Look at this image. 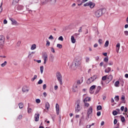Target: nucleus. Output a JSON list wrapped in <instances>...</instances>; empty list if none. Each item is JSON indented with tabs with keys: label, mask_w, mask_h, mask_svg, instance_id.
I'll return each instance as SVG.
<instances>
[{
	"label": "nucleus",
	"mask_w": 128,
	"mask_h": 128,
	"mask_svg": "<svg viewBox=\"0 0 128 128\" xmlns=\"http://www.w3.org/2000/svg\"><path fill=\"white\" fill-rule=\"evenodd\" d=\"M92 116V108L90 106L88 110V117L86 118V120H88V118Z\"/></svg>",
	"instance_id": "423d86ee"
},
{
	"label": "nucleus",
	"mask_w": 128,
	"mask_h": 128,
	"mask_svg": "<svg viewBox=\"0 0 128 128\" xmlns=\"http://www.w3.org/2000/svg\"><path fill=\"white\" fill-rule=\"evenodd\" d=\"M58 40H61V42H62L64 40V38L62 37V36H60L58 38Z\"/></svg>",
	"instance_id": "37998d69"
},
{
	"label": "nucleus",
	"mask_w": 128,
	"mask_h": 128,
	"mask_svg": "<svg viewBox=\"0 0 128 128\" xmlns=\"http://www.w3.org/2000/svg\"><path fill=\"white\" fill-rule=\"evenodd\" d=\"M119 85H120V82H118V81H116L114 83V86H116V88H118Z\"/></svg>",
	"instance_id": "c85d7f7f"
},
{
	"label": "nucleus",
	"mask_w": 128,
	"mask_h": 128,
	"mask_svg": "<svg viewBox=\"0 0 128 128\" xmlns=\"http://www.w3.org/2000/svg\"><path fill=\"white\" fill-rule=\"evenodd\" d=\"M46 84H44L43 85V90H46Z\"/></svg>",
	"instance_id": "338daca9"
},
{
	"label": "nucleus",
	"mask_w": 128,
	"mask_h": 128,
	"mask_svg": "<svg viewBox=\"0 0 128 128\" xmlns=\"http://www.w3.org/2000/svg\"><path fill=\"white\" fill-rule=\"evenodd\" d=\"M46 46H50V42L48 41V40H46Z\"/></svg>",
	"instance_id": "79ce46f5"
},
{
	"label": "nucleus",
	"mask_w": 128,
	"mask_h": 128,
	"mask_svg": "<svg viewBox=\"0 0 128 128\" xmlns=\"http://www.w3.org/2000/svg\"><path fill=\"white\" fill-rule=\"evenodd\" d=\"M18 120H22V115H20L18 118Z\"/></svg>",
	"instance_id": "13d9d810"
},
{
	"label": "nucleus",
	"mask_w": 128,
	"mask_h": 128,
	"mask_svg": "<svg viewBox=\"0 0 128 128\" xmlns=\"http://www.w3.org/2000/svg\"><path fill=\"white\" fill-rule=\"evenodd\" d=\"M118 111L116 110H114L112 112V114L113 116H116L118 114Z\"/></svg>",
	"instance_id": "4c0bfd02"
},
{
	"label": "nucleus",
	"mask_w": 128,
	"mask_h": 128,
	"mask_svg": "<svg viewBox=\"0 0 128 128\" xmlns=\"http://www.w3.org/2000/svg\"><path fill=\"white\" fill-rule=\"evenodd\" d=\"M50 50L54 54V52H56V51L54 50V48H52V47L51 48Z\"/></svg>",
	"instance_id": "3c124183"
},
{
	"label": "nucleus",
	"mask_w": 128,
	"mask_h": 128,
	"mask_svg": "<svg viewBox=\"0 0 128 128\" xmlns=\"http://www.w3.org/2000/svg\"><path fill=\"white\" fill-rule=\"evenodd\" d=\"M6 40V38L4 36H0V46H4V41Z\"/></svg>",
	"instance_id": "0eeeda50"
},
{
	"label": "nucleus",
	"mask_w": 128,
	"mask_h": 128,
	"mask_svg": "<svg viewBox=\"0 0 128 128\" xmlns=\"http://www.w3.org/2000/svg\"><path fill=\"white\" fill-rule=\"evenodd\" d=\"M71 42L72 44H76V39H74V36H71Z\"/></svg>",
	"instance_id": "b1692460"
},
{
	"label": "nucleus",
	"mask_w": 128,
	"mask_h": 128,
	"mask_svg": "<svg viewBox=\"0 0 128 128\" xmlns=\"http://www.w3.org/2000/svg\"><path fill=\"white\" fill-rule=\"evenodd\" d=\"M82 27H80L79 30H78V32H82Z\"/></svg>",
	"instance_id": "603ef678"
},
{
	"label": "nucleus",
	"mask_w": 128,
	"mask_h": 128,
	"mask_svg": "<svg viewBox=\"0 0 128 128\" xmlns=\"http://www.w3.org/2000/svg\"><path fill=\"white\" fill-rule=\"evenodd\" d=\"M104 62H108V57L104 58Z\"/></svg>",
	"instance_id": "e433bc0d"
},
{
	"label": "nucleus",
	"mask_w": 128,
	"mask_h": 128,
	"mask_svg": "<svg viewBox=\"0 0 128 128\" xmlns=\"http://www.w3.org/2000/svg\"><path fill=\"white\" fill-rule=\"evenodd\" d=\"M2 12V6H0V14Z\"/></svg>",
	"instance_id": "774afa93"
},
{
	"label": "nucleus",
	"mask_w": 128,
	"mask_h": 128,
	"mask_svg": "<svg viewBox=\"0 0 128 128\" xmlns=\"http://www.w3.org/2000/svg\"><path fill=\"white\" fill-rule=\"evenodd\" d=\"M18 2H20V0H13V1L12 2V4L14 6V4H18Z\"/></svg>",
	"instance_id": "a878e982"
},
{
	"label": "nucleus",
	"mask_w": 128,
	"mask_h": 128,
	"mask_svg": "<svg viewBox=\"0 0 128 128\" xmlns=\"http://www.w3.org/2000/svg\"><path fill=\"white\" fill-rule=\"evenodd\" d=\"M121 121L122 122H126V119L124 118V116L121 117Z\"/></svg>",
	"instance_id": "c03bdc74"
},
{
	"label": "nucleus",
	"mask_w": 128,
	"mask_h": 128,
	"mask_svg": "<svg viewBox=\"0 0 128 128\" xmlns=\"http://www.w3.org/2000/svg\"><path fill=\"white\" fill-rule=\"evenodd\" d=\"M108 64L109 66H112V64H114V62H112V61H110L108 63Z\"/></svg>",
	"instance_id": "8fccbe9b"
},
{
	"label": "nucleus",
	"mask_w": 128,
	"mask_h": 128,
	"mask_svg": "<svg viewBox=\"0 0 128 128\" xmlns=\"http://www.w3.org/2000/svg\"><path fill=\"white\" fill-rule=\"evenodd\" d=\"M109 42L108 40H106L104 44L105 48H108V46Z\"/></svg>",
	"instance_id": "473e14b6"
},
{
	"label": "nucleus",
	"mask_w": 128,
	"mask_h": 128,
	"mask_svg": "<svg viewBox=\"0 0 128 128\" xmlns=\"http://www.w3.org/2000/svg\"><path fill=\"white\" fill-rule=\"evenodd\" d=\"M50 108V103H48V102H46V108L48 110V109Z\"/></svg>",
	"instance_id": "5701e85b"
},
{
	"label": "nucleus",
	"mask_w": 128,
	"mask_h": 128,
	"mask_svg": "<svg viewBox=\"0 0 128 128\" xmlns=\"http://www.w3.org/2000/svg\"><path fill=\"white\" fill-rule=\"evenodd\" d=\"M42 82H43L42 80L40 79L39 80V81L38 82V84H42Z\"/></svg>",
	"instance_id": "49530a36"
},
{
	"label": "nucleus",
	"mask_w": 128,
	"mask_h": 128,
	"mask_svg": "<svg viewBox=\"0 0 128 128\" xmlns=\"http://www.w3.org/2000/svg\"><path fill=\"white\" fill-rule=\"evenodd\" d=\"M86 62H90V58L86 57L85 58Z\"/></svg>",
	"instance_id": "a18cd8bd"
},
{
	"label": "nucleus",
	"mask_w": 128,
	"mask_h": 128,
	"mask_svg": "<svg viewBox=\"0 0 128 128\" xmlns=\"http://www.w3.org/2000/svg\"><path fill=\"white\" fill-rule=\"evenodd\" d=\"M9 20L12 22V26H16V24H18V22H16V20L12 18H10Z\"/></svg>",
	"instance_id": "1a4fd4ad"
},
{
	"label": "nucleus",
	"mask_w": 128,
	"mask_h": 128,
	"mask_svg": "<svg viewBox=\"0 0 128 128\" xmlns=\"http://www.w3.org/2000/svg\"><path fill=\"white\" fill-rule=\"evenodd\" d=\"M78 84L76 83H74L72 86V92H76L78 90Z\"/></svg>",
	"instance_id": "9d476101"
},
{
	"label": "nucleus",
	"mask_w": 128,
	"mask_h": 128,
	"mask_svg": "<svg viewBox=\"0 0 128 128\" xmlns=\"http://www.w3.org/2000/svg\"><path fill=\"white\" fill-rule=\"evenodd\" d=\"M39 120H40V114H36L34 115L35 122H38Z\"/></svg>",
	"instance_id": "4468645a"
},
{
	"label": "nucleus",
	"mask_w": 128,
	"mask_h": 128,
	"mask_svg": "<svg viewBox=\"0 0 128 128\" xmlns=\"http://www.w3.org/2000/svg\"><path fill=\"white\" fill-rule=\"evenodd\" d=\"M36 78H38V76L34 75V78H32L31 79V80H32V82H34V80H36Z\"/></svg>",
	"instance_id": "cd10ccee"
},
{
	"label": "nucleus",
	"mask_w": 128,
	"mask_h": 128,
	"mask_svg": "<svg viewBox=\"0 0 128 128\" xmlns=\"http://www.w3.org/2000/svg\"><path fill=\"white\" fill-rule=\"evenodd\" d=\"M43 58H44V64H46V60H48V54H44L43 55Z\"/></svg>",
	"instance_id": "f8f14e48"
},
{
	"label": "nucleus",
	"mask_w": 128,
	"mask_h": 128,
	"mask_svg": "<svg viewBox=\"0 0 128 128\" xmlns=\"http://www.w3.org/2000/svg\"><path fill=\"white\" fill-rule=\"evenodd\" d=\"M102 106H100V105L98 106L96 108L97 110H102Z\"/></svg>",
	"instance_id": "72a5a7b5"
},
{
	"label": "nucleus",
	"mask_w": 128,
	"mask_h": 128,
	"mask_svg": "<svg viewBox=\"0 0 128 128\" xmlns=\"http://www.w3.org/2000/svg\"><path fill=\"white\" fill-rule=\"evenodd\" d=\"M22 44V42L20 41H18L17 44H16V46H18V48H20V44Z\"/></svg>",
	"instance_id": "f704fd0d"
},
{
	"label": "nucleus",
	"mask_w": 128,
	"mask_h": 128,
	"mask_svg": "<svg viewBox=\"0 0 128 128\" xmlns=\"http://www.w3.org/2000/svg\"><path fill=\"white\" fill-rule=\"evenodd\" d=\"M100 114H101L100 112H97V116H100Z\"/></svg>",
	"instance_id": "69168bd1"
},
{
	"label": "nucleus",
	"mask_w": 128,
	"mask_h": 128,
	"mask_svg": "<svg viewBox=\"0 0 128 128\" xmlns=\"http://www.w3.org/2000/svg\"><path fill=\"white\" fill-rule=\"evenodd\" d=\"M22 91L23 92H28V87L27 86H24L22 88Z\"/></svg>",
	"instance_id": "dca6fc26"
},
{
	"label": "nucleus",
	"mask_w": 128,
	"mask_h": 128,
	"mask_svg": "<svg viewBox=\"0 0 128 128\" xmlns=\"http://www.w3.org/2000/svg\"><path fill=\"white\" fill-rule=\"evenodd\" d=\"M114 100L116 102H118L120 100V96H116L114 98Z\"/></svg>",
	"instance_id": "2f4dec72"
},
{
	"label": "nucleus",
	"mask_w": 128,
	"mask_h": 128,
	"mask_svg": "<svg viewBox=\"0 0 128 128\" xmlns=\"http://www.w3.org/2000/svg\"><path fill=\"white\" fill-rule=\"evenodd\" d=\"M8 24V20H4V24Z\"/></svg>",
	"instance_id": "0e129e2a"
},
{
	"label": "nucleus",
	"mask_w": 128,
	"mask_h": 128,
	"mask_svg": "<svg viewBox=\"0 0 128 128\" xmlns=\"http://www.w3.org/2000/svg\"><path fill=\"white\" fill-rule=\"evenodd\" d=\"M56 46L58 48H62V45L61 44H58Z\"/></svg>",
	"instance_id": "ea45409f"
},
{
	"label": "nucleus",
	"mask_w": 128,
	"mask_h": 128,
	"mask_svg": "<svg viewBox=\"0 0 128 128\" xmlns=\"http://www.w3.org/2000/svg\"><path fill=\"white\" fill-rule=\"evenodd\" d=\"M120 44L118 43V44L116 45V52L118 53L120 50Z\"/></svg>",
	"instance_id": "2eb2a0df"
},
{
	"label": "nucleus",
	"mask_w": 128,
	"mask_h": 128,
	"mask_svg": "<svg viewBox=\"0 0 128 128\" xmlns=\"http://www.w3.org/2000/svg\"><path fill=\"white\" fill-rule=\"evenodd\" d=\"M58 122L59 124H61L62 122V116L59 115L58 116Z\"/></svg>",
	"instance_id": "c9c22d12"
},
{
	"label": "nucleus",
	"mask_w": 128,
	"mask_h": 128,
	"mask_svg": "<svg viewBox=\"0 0 128 128\" xmlns=\"http://www.w3.org/2000/svg\"><path fill=\"white\" fill-rule=\"evenodd\" d=\"M36 44H33L32 45L30 50H36Z\"/></svg>",
	"instance_id": "4be33fe9"
},
{
	"label": "nucleus",
	"mask_w": 128,
	"mask_h": 128,
	"mask_svg": "<svg viewBox=\"0 0 128 128\" xmlns=\"http://www.w3.org/2000/svg\"><path fill=\"white\" fill-rule=\"evenodd\" d=\"M16 9L18 10H24V6L21 5H19L17 6Z\"/></svg>",
	"instance_id": "6ab92c4d"
},
{
	"label": "nucleus",
	"mask_w": 128,
	"mask_h": 128,
	"mask_svg": "<svg viewBox=\"0 0 128 128\" xmlns=\"http://www.w3.org/2000/svg\"><path fill=\"white\" fill-rule=\"evenodd\" d=\"M28 114H30V112H32V108H28Z\"/></svg>",
	"instance_id": "6e6d98bb"
},
{
	"label": "nucleus",
	"mask_w": 128,
	"mask_h": 128,
	"mask_svg": "<svg viewBox=\"0 0 128 128\" xmlns=\"http://www.w3.org/2000/svg\"><path fill=\"white\" fill-rule=\"evenodd\" d=\"M104 10L103 8H100L97 10L95 12V16L96 18H100L103 14L102 11Z\"/></svg>",
	"instance_id": "7ed1b4c3"
},
{
	"label": "nucleus",
	"mask_w": 128,
	"mask_h": 128,
	"mask_svg": "<svg viewBox=\"0 0 128 128\" xmlns=\"http://www.w3.org/2000/svg\"><path fill=\"white\" fill-rule=\"evenodd\" d=\"M124 34L125 36H128V30L124 31Z\"/></svg>",
	"instance_id": "e2e57ef3"
},
{
	"label": "nucleus",
	"mask_w": 128,
	"mask_h": 128,
	"mask_svg": "<svg viewBox=\"0 0 128 128\" xmlns=\"http://www.w3.org/2000/svg\"><path fill=\"white\" fill-rule=\"evenodd\" d=\"M48 40H54V36H52V35H50L49 38Z\"/></svg>",
	"instance_id": "4d7b16f0"
},
{
	"label": "nucleus",
	"mask_w": 128,
	"mask_h": 128,
	"mask_svg": "<svg viewBox=\"0 0 128 128\" xmlns=\"http://www.w3.org/2000/svg\"><path fill=\"white\" fill-rule=\"evenodd\" d=\"M40 70L41 74H42V72H44V66H40Z\"/></svg>",
	"instance_id": "58836bf2"
},
{
	"label": "nucleus",
	"mask_w": 128,
	"mask_h": 128,
	"mask_svg": "<svg viewBox=\"0 0 128 128\" xmlns=\"http://www.w3.org/2000/svg\"><path fill=\"white\" fill-rule=\"evenodd\" d=\"M50 2L51 4H54V3L56 2V0H50Z\"/></svg>",
	"instance_id": "09e8293b"
},
{
	"label": "nucleus",
	"mask_w": 128,
	"mask_h": 128,
	"mask_svg": "<svg viewBox=\"0 0 128 128\" xmlns=\"http://www.w3.org/2000/svg\"><path fill=\"white\" fill-rule=\"evenodd\" d=\"M82 64V60H74L71 66V68L74 70L76 69L77 68H78Z\"/></svg>",
	"instance_id": "f257e3e1"
},
{
	"label": "nucleus",
	"mask_w": 128,
	"mask_h": 128,
	"mask_svg": "<svg viewBox=\"0 0 128 128\" xmlns=\"http://www.w3.org/2000/svg\"><path fill=\"white\" fill-rule=\"evenodd\" d=\"M36 102L37 104H40V99H36Z\"/></svg>",
	"instance_id": "5fc2aeb1"
},
{
	"label": "nucleus",
	"mask_w": 128,
	"mask_h": 128,
	"mask_svg": "<svg viewBox=\"0 0 128 128\" xmlns=\"http://www.w3.org/2000/svg\"><path fill=\"white\" fill-rule=\"evenodd\" d=\"M32 54H36V52H32L31 53H30L28 56V58H32Z\"/></svg>",
	"instance_id": "de8ad7c7"
},
{
	"label": "nucleus",
	"mask_w": 128,
	"mask_h": 128,
	"mask_svg": "<svg viewBox=\"0 0 128 128\" xmlns=\"http://www.w3.org/2000/svg\"><path fill=\"white\" fill-rule=\"evenodd\" d=\"M98 43L100 44H102V39H99L98 40Z\"/></svg>",
	"instance_id": "bf43d9fd"
},
{
	"label": "nucleus",
	"mask_w": 128,
	"mask_h": 128,
	"mask_svg": "<svg viewBox=\"0 0 128 128\" xmlns=\"http://www.w3.org/2000/svg\"><path fill=\"white\" fill-rule=\"evenodd\" d=\"M56 76L60 84H62V76L60 72H57L56 74Z\"/></svg>",
	"instance_id": "f03ea898"
},
{
	"label": "nucleus",
	"mask_w": 128,
	"mask_h": 128,
	"mask_svg": "<svg viewBox=\"0 0 128 128\" xmlns=\"http://www.w3.org/2000/svg\"><path fill=\"white\" fill-rule=\"evenodd\" d=\"M107 80H108V82H112V76L109 75L107 78Z\"/></svg>",
	"instance_id": "a211bd4d"
},
{
	"label": "nucleus",
	"mask_w": 128,
	"mask_h": 128,
	"mask_svg": "<svg viewBox=\"0 0 128 128\" xmlns=\"http://www.w3.org/2000/svg\"><path fill=\"white\" fill-rule=\"evenodd\" d=\"M80 110H82V108H80V104H77L76 106L75 107L76 114H78V112H80Z\"/></svg>",
	"instance_id": "6e6552de"
},
{
	"label": "nucleus",
	"mask_w": 128,
	"mask_h": 128,
	"mask_svg": "<svg viewBox=\"0 0 128 128\" xmlns=\"http://www.w3.org/2000/svg\"><path fill=\"white\" fill-rule=\"evenodd\" d=\"M56 114L58 115L60 114V106L58 105V104H56Z\"/></svg>",
	"instance_id": "ddd939ff"
},
{
	"label": "nucleus",
	"mask_w": 128,
	"mask_h": 128,
	"mask_svg": "<svg viewBox=\"0 0 128 128\" xmlns=\"http://www.w3.org/2000/svg\"><path fill=\"white\" fill-rule=\"evenodd\" d=\"M101 88H102V87L100 86H98L97 87V89L96 90L95 94H98V92H100V90Z\"/></svg>",
	"instance_id": "f3484780"
},
{
	"label": "nucleus",
	"mask_w": 128,
	"mask_h": 128,
	"mask_svg": "<svg viewBox=\"0 0 128 128\" xmlns=\"http://www.w3.org/2000/svg\"><path fill=\"white\" fill-rule=\"evenodd\" d=\"M84 106H90V104L88 103H86V102L84 103Z\"/></svg>",
	"instance_id": "680f3d73"
},
{
	"label": "nucleus",
	"mask_w": 128,
	"mask_h": 128,
	"mask_svg": "<svg viewBox=\"0 0 128 128\" xmlns=\"http://www.w3.org/2000/svg\"><path fill=\"white\" fill-rule=\"evenodd\" d=\"M106 76H104L102 77V80H107L106 78Z\"/></svg>",
	"instance_id": "864d4df0"
},
{
	"label": "nucleus",
	"mask_w": 128,
	"mask_h": 128,
	"mask_svg": "<svg viewBox=\"0 0 128 128\" xmlns=\"http://www.w3.org/2000/svg\"><path fill=\"white\" fill-rule=\"evenodd\" d=\"M121 100H122L123 104H125V102H126V100H124V96H122L121 98Z\"/></svg>",
	"instance_id": "a19ab883"
},
{
	"label": "nucleus",
	"mask_w": 128,
	"mask_h": 128,
	"mask_svg": "<svg viewBox=\"0 0 128 128\" xmlns=\"http://www.w3.org/2000/svg\"><path fill=\"white\" fill-rule=\"evenodd\" d=\"M82 82V78H81V80H77L76 84H78V86L80 84H81Z\"/></svg>",
	"instance_id": "393cba45"
},
{
	"label": "nucleus",
	"mask_w": 128,
	"mask_h": 128,
	"mask_svg": "<svg viewBox=\"0 0 128 128\" xmlns=\"http://www.w3.org/2000/svg\"><path fill=\"white\" fill-rule=\"evenodd\" d=\"M41 1L43 4H48V0H41Z\"/></svg>",
	"instance_id": "bb28decb"
},
{
	"label": "nucleus",
	"mask_w": 128,
	"mask_h": 128,
	"mask_svg": "<svg viewBox=\"0 0 128 128\" xmlns=\"http://www.w3.org/2000/svg\"><path fill=\"white\" fill-rule=\"evenodd\" d=\"M112 70V68L108 67L105 70V72L108 74Z\"/></svg>",
	"instance_id": "412c9836"
},
{
	"label": "nucleus",
	"mask_w": 128,
	"mask_h": 128,
	"mask_svg": "<svg viewBox=\"0 0 128 128\" xmlns=\"http://www.w3.org/2000/svg\"><path fill=\"white\" fill-rule=\"evenodd\" d=\"M96 6V4L93 2H88L84 4V6H90V8H94Z\"/></svg>",
	"instance_id": "20e7f679"
},
{
	"label": "nucleus",
	"mask_w": 128,
	"mask_h": 128,
	"mask_svg": "<svg viewBox=\"0 0 128 128\" xmlns=\"http://www.w3.org/2000/svg\"><path fill=\"white\" fill-rule=\"evenodd\" d=\"M96 86L95 85H93L90 88V94H94V88H96Z\"/></svg>",
	"instance_id": "9b49d317"
},
{
	"label": "nucleus",
	"mask_w": 128,
	"mask_h": 128,
	"mask_svg": "<svg viewBox=\"0 0 128 128\" xmlns=\"http://www.w3.org/2000/svg\"><path fill=\"white\" fill-rule=\"evenodd\" d=\"M6 64H8V62H6V61H5L1 64V66H2V68H4V66H6Z\"/></svg>",
	"instance_id": "7c9ffc66"
},
{
	"label": "nucleus",
	"mask_w": 128,
	"mask_h": 128,
	"mask_svg": "<svg viewBox=\"0 0 128 128\" xmlns=\"http://www.w3.org/2000/svg\"><path fill=\"white\" fill-rule=\"evenodd\" d=\"M20 108H24V104L20 102L18 104Z\"/></svg>",
	"instance_id": "c756f323"
},
{
	"label": "nucleus",
	"mask_w": 128,
	"mask_h": 128,
	"mask_svg": "<svg viewBox=\"0 0 128 128\" xmlns=\"http://www.w3.org/2000/svg\"><path fill=\"white\" fill-rule=\"evenodd\" d=\"M86 102H90V98H88V97L86 98L84 100V104H86Z\"/></svg>",
	"instance_id": "aec40b11"
},
{
	"label": "nucleus",
	"mask_w": 128,
	"mask_h": 128,
	"mask_svg": "<svg viewBox=\"0 0 128 128\" xmlns=\"http://www.w3.org/2000/svg\"><path fill=\"white\" fill-rule=\"evenodd\" d=\"M117 123H118V120H116V119L115 118L114 120V124H116Z\"/></svg>",
	"instance_id": "052dcab7"
},
{
	"label": "nucleus",
	"mask_w": 128,
	"mask_h": 128,
	"mask_svg": "<svg viewBox=\"0 0 128 128\" xmlns=\"http://www.w3.org/2000/svg\"><path fill=\"white\" fill-rule=\"evenodd\" d=\"M96 78H97L96 75H94V76L90 77L87 80L86 83L88 84H92V82L95 80H96Z\"/></svg>",
	"instance_id": "39448f33"
}]
</instances>
